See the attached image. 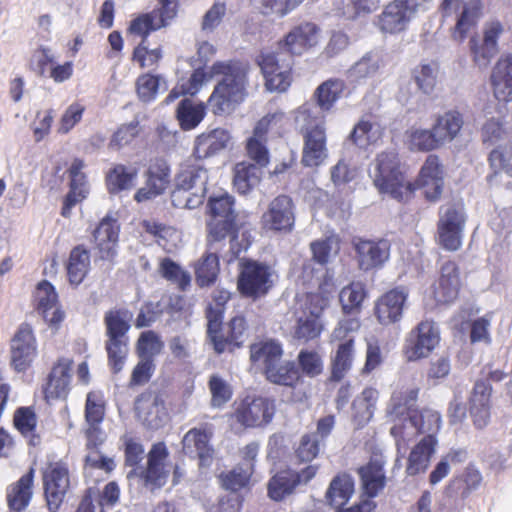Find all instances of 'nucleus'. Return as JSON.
I'll list each match as a JSON object with an SVG mask.
<instances>
[{"mask_svg": "<svg viewBox=\"0 0 512 512\" xmlns=\"http://www.w3.org/2000/svg\"><path fill=\"white\" fill-rule=\"evenodd\" d=\"M418 10L417 0H394L388 4L379 17V27L386 33L405 30Z\"/></svg>", "mask_w": 512, "mask_h": 512, "instance_id": "nucleus-16", "label": "nucleus"}, {"mask_svg": "<svg viewBox=\"0 0 512 512\" xmlns=\"http://www.w3.org/2000/svg\"><path fill=\"white\" fill-rule=\"evenodd\" d=\"M354 359V340L347 339L338 345L332 359L331 380L340 381L351 369Z\"/></svg>", "mask_w": 512, "mask_h": 512, "instance_id": "nucleus-45", "label": "nucleus"}, {"mask_svg": "<svg viewBox=\"0 0 512 512\" xmlns=\"http://www.w3.org/2000/svg\"><path fill=\"white\" fill-rule=\"evenodd\" d=\"M466 217L462 207L447 204L440 208L437 241L445 250L457 251L462 246Z\"/></svg>", "mask_w": 512, "mask_h": 512, "instance_id": "nucleus-10", "label": "nucleus"}, {"mask_svg": "<svg viewBox=\"0 0 512 512\" xmlns=\"http://www.w3.org/2000/svg\"><path fill=\"white\" fill-rule=\"evenodd\" d=\"M463 124V116L455 110L447 111L443 115L438 116L432 128L440 146L454 140L458 136Z\"/></svg>", "mask_w": 512, "mask_h": 512, "instance_id": "nucleus-36", "label": "nucleus"}, {"mask_svg": "<svg viewBox=\"0 0 512 512\" xmlns=\"http://www.w3.org/2000/svg\"><path fill=\"white\" fill-rule=\"evenodd\" d=\"M238 289L248 297L267 294L273 286L274 270L267 264L243 259L239 263Z\"/></svg>", "mask_w": 512, "mask_h": 512, "instance_id": "nucleus-9", "label": "nucleus"}, {"mask_svg": "<svg viewBox=\"0 0 512 512\" xmlns=\"http://www.w3.org/2000/svg\"><path fill=\"white\" fill-rule=\"evenodd\" d=\"M328 305V298L320 293L308 294L300 311L296 313L292 331L294 339L303 343L318 339L325 328L323 313Z\"/></svg>", "mask_w": 512, "mask_h": 512, "instance_id": "nucleus-8", "label": "nucleus"}, {"mask_svg": "<svg viewBox=\"0 0 512 512\" xmlns=\"http://www.w3.org/2000/svg\"><path fill=\"white\" fill-rule=\"evenodd\" d=\"M253 474V465L247 464L246 467L243 465L236 466L233 470L222 473L220 476L222 486L231 491H239L244 488Z\"/></svg>", "mask_w": 512, "mask_h": 512, "instance_id": "nucleus-58", "label": "nucleus"}, {"mask_svg": "<svg viewBox=\"0 0 512 512\" xmlns=\"http://www.w3.org/2000/svg\"><path fill=\"white\" fill-rule=\"evenodd\" d=\"M105 415V401L100 392H89L86 397L85 419L88 425H100Z\"/></svg>", "mask_w": 512, "mask_h": 512, "instance_id": "nucleus-62", "label": "nucleus"}, {"mask_svg": "<svg viewBox=\"0 0 512 512\" xmlns=\"http://www.w3.org/2000/svg\"><path fill=\"white\" fill-rule=\"evenodd\" d=\"M505 376L503 371L494 370L489 372L487 380H478L475 383L470 398V414L477 428H484L490 419V396L492 388L489 381L500 382Z\"/></svg>", "mask_w": 512, "mask_h": 512, "instance_id": "nucleus-14", "label": "nucleus"}, {"mask_svg": "<svg viewBox=\"0 0 512 512\" xmlns=\"http://www.w3.org/2000/svg\"><path fill=\"white\" fill-rule=\"evenodd\" d=\"M169 20L170 19L159 12V10L154 9L149 13L141 14L133 19L128 31L131 34L141 36L142 41L146 43L149 34L166 26Z\"/></svg>", "mask_w": 512, "mask_h": 512, "instance_id": "nucleus-40", "label": "nucleus"}, {"mask_svg": "<svg viewBox=\"0 0 512 512\" xmlns=\"http://www.w3.org/2000/svg\"><path fill=\"white\" fill-rule=\"evenodd\" d=\"M275 413L274 402L264 397H246L238 405L235 418L244 427H260L268 424Z\"/></svg>", "mask_w": 512, "mask_h": 512, "instance_id": "nucleus-15", "label": "nucleus"}, {"mask_svg": "<svg viewBox=\"0 0 512 512\" xmlns=\"http://www.w3.org/2000/svg\"><path fill=\"white\" fill-rule=\"evenodd\" d=\"M378 397V391L368 387L354 399L352 404L353 419L359 427H363L372 419Z\"/></svg>", "mask_w": 512, "mask_h": 512, "instance_id": "nucleus-42", "label": "nucleus"}, {"mask_svg": "<svg viewBox=\"0 0 512 512\" xmlns=\"http://www.w3.org/2000/svg\"><path fill=\"white\" fill-rule=\"evenodd\" d=\"M119 225L116 219L106 216L94 231V241L99 258L113 261L117 256Z\"/></svg>", "mask_w": 512, "mask_h": 512, "instance_id": "nucleus-26", "label": "nucleus"}, {"mask_svg": "<svg viewBox=\"0 0 512 512\" xmlns=\"http://www.w3.org/2000/svg\"><path fill=\"white\" fill-rule=\"evenodd\" d=\"M219 273V259L216 253H206L195 267L196 281L201 286L215 282Z\"/></svg>", "mask_w": 512, "mask_h": 512, "instance_id": "nucleus-51", "label": "nucleus"}, {"mask_svg": "<svg viewBox=\"0 0 512 512\" xmlns=\"http://www.w3.org/2000/svg\"><path fill=\"white\" fill-rule=\"evenodd\" d=\"M354 493V481L347 474L338 475L330 483L327 498L335 507L343 506Z\"/></svg>", "mask_w": 512, "mask_h": 512, "instance_id": "nucleus-49", "label": "nucleus"}, {"mask_svg": "<svg viewBox=\"0 0 512 512\" xmlns=\"http://www.w3.org/2000/svg\"><path fill=\"white\" fill-rule=\"evenodd\" d=\"M212 73L223 78L215 86L208 105L215 115L230 113L246 96L247 66L238 61L216 62Z\"/></svg>", "mask_w": 512, "mask_h": 512, "instance_id": "nucleus-1", "label": "nucleus"}, {"mask_svg": "<svg viewBox=\"0 0 512 512\" xmlns=\"http://www.w3.org/2000/svg\"><path fill=\"white\" fill-rule=\"evenodd\" d=\"M37 355V343L30 325L22 324L11 341V365L18 371L27 370Z\"/></svg>", "mask_w": 512, "mask_h": 512, "instance_id": "nucleus-17", "label": "nucleus"}, {"mask_svg": "<svg viewBox=\"0 0 512 512\" xmlns=\"http://www.w3.org/2000/svg\"><path fill=\"white\" fill-rule=\"evenodd\" d=\"M303 2L304 0H259L257 9L265 17L284 18Z\"/></svg>", "mask_w": 512, "mask_h": 512, "instance_id": "nucleus-52", "label": "nucleus"}, {"mask_svg": "<svg viewBox=\"0 0 512 512\" xmlns=\"http://www.w3.org/2000/svg\"><path fill=\"white\" fill-rule=\"evenodd\" d=\"M384 464L383 457L376 455L367 464L358 468L363 493L370 499L376 497L386 485Z\"/></svg>", "mask_w": 512, "mask_h": 512, "instance_id": "nucleus-29", "label": "nucleus"}, {"mask_svg": "<svg viewBox=\"0 0 512 512\" xmlns=\"http://www.w3.org/2000/svg\"><path fill=\"white\" fill-rule=\"evenodd\" d=\"M344 82L340 79H329L323 82L315 90L314 96L317 100V105L304 104L303 106L315 107L319 110L320 115H324V112L329 111L336 101L340 98L344 90Z\"/></svg>", "mask_w": 512, "mask_h": 512, "instance_id": "nucleus-38", "label": "nucleus"}, {"mask_svg": "<svg viewBox=\"0 0 512 512\" xmlns=\"http://www.w3.org/2000/svg\"><path fill=\"white\" fill-rule=\"evenodd\" d=\"M71 366V360L62 358L52 368L45 388L47 398H62L67 395L71 379Z\"/></svg>", "mask_w": 512, "mask_h": 512, "instance_id": "nucleus-35", "label": "nucleus"}, {"mask_svg": "<svg viewBox=\"0 0 512 512\" xmlns=\"http://www.w3.org/2000/svg\"><path fill=\"white\" fill-rule=\"evenodd\" d=\"M210 437L211 435L205 429H190L182 440L183 452L191 458H198L200 465L209 466L214 454Z\"/></svg>", "mask_w": 512, "mask_h": 512, "instance_id": "nucleus-31", "label": "nucleus"}, {"mask_svg": "<svg viewBox=\"0 0 512 512\" xmlns=\"http://www.w3.org/2000/svg\"><path fill=\"white\" fill-rule=\"evenodd\" d=\"M209 180L208 170L200 164L189 162L182 165L176 176V188L171 194L173 206L195 209L203 202Z\"/></svg>", "mask_w": 512, "mask_h": 512, "instance_id": "nucleus-6", "label": "nucleus"}, {"mask_svg": "<svg viewBox=\"0 0 512 512\" xmlns=\"http://www.w3.org/2000/svg\"><path fill=\"white\" fill-rule=\"evenodd\" d=\"M317 465H307L296 471L287 469L275 474L268 482V496L274 501H281L294 492L296 487L306 485L317 474Z\"/></svg>", "mask_w": 512, "mask_h": 512, "instance_id": "nucleus-12", "label": "nucleus"}, {"mask_svg": "<svg viewBox=\"0 0 512 512\" xmlns=\"http://www.w3.org/2000/svg\"><path fill=\"white\" fill-rule=\"evenodd\" d=\"M489 161L495 173L504 171L512 177V144L508 143L492 150Z\"/></svg>", "mask_w": 512, "mask_h": 512, "instance_id": "nucleus-64", "label": "nucleus"}, {"mask_svg": "<svg viewBox=\"0 0 512 512\" xmlns=\"http://www.w3.org/2000/svg\"><path fill=\"white\" fill-rule=\"evenodd\" d=\"M353 247L358 266L363 271L380 268L389 259L390 243L388 240H369L355 238Z\"/></svg>", "mask_w": 512, "mask_h": 512, "instance_id": "nucleus-18", "label": "nucleus"}, {"mask_svg": "<svg viewBox=\"0 0 512 512\" xmlns=\"http://www.w3.org/2000/svg\"><path fill=\"white\" fill-rule=\"evenodd\" d=\"M37 309L48 325L57 330L64 320V312L57 306L58 295L54 287L47 281H42L36 289Z\"/></svg>", "mask_w": 512, "mask_h": 512, "instance_id": "nucleus-30", "label": "nucleus"}, {"mask_svg": "<svg viewBox=\"0 0 512 512\" xmlns=\"http://www.w3.org/2000/svg\"><path fill=\"white\" fill-rule=\"evenodd\" d=\"M265 228L275 231H290L294 225V207L292 199L286 195L276 197L263 214Z\"/></svg>", "mask_w": 512, "mask_h": 512, "instance_id": "nucleus-24", "label": "nucleus"}, {"mask_svg": "<svg viewBox=\"0 0 512 512\" xmlns=\"http://www.w3.org/2000/svg\"><path fill=\"white\" fill-rule=\"evenodd\" d=\"M34 469L31 468L7 489V502L11 510L21 512L29 505L33 495Z\"/></svg>", "mask_w": 512, "mask_h": 512, "instance_id": "nucleus-34", "label": "nucleus"}, {"mask_svg": "<svg viewBox=\"0 0 512 512\" xmlns=\"http://www.w3.org/2000/svg\"><path fill=\"white\" fill-rule=\"evenodd\" d=\"M370 177L381 194H387L397 201H408L414 190V185L407 179L398 154L384 151L377 155Z\"/></svg>", "mask_w": 512, "mask_h": 512, "instance_id": "nucleus-2", "label": "nucleus"}, {"mask_svg": "<svg viewBox=\"0 0 512 512\" xmlns=\"http://www.w3.org/2000/svg\"><path fill=\"white\" fill-rule=\"evenodd\" d=\"M406 143L411 150L432 151L440 146L433 128L422 129L412 127L406 132Z\"/></svg>", "mask_w": 512, "mask_h": 512, "instance_id": "nucleus-50", "label": "nucleus"}, {"mask_svg": "<svg viewBox=\"0 0 512 512\" xmlns=\"http://www.w3.org/2000/svg\"><path fill=\"white\" fill-rule=\"evenodd\" d=\"M89 268V251L82 246L74 247L70 252L67 263V274L69 282L73 285H79L87 275Z\"/></svg>", "mask_w": 512, "mask_h": 512, "instance_id": "nucleus-44", "label": "nucleus"}, {"mask_svg": "<svg viewBox=\"0 0 512 512\" xmlns=\"http://www.w3.org/2000/svg\"><path fill=\"white\" fill-rule=\"evenodd\" d=\"M164 343L160 336L152 330L144 331L140 334L136 352L139 358L154 360V357L162 351Z\"/></svg>", "mask_w": 512, "mask_h": 512, "instance_id": "nucleus-57", "label": "nucleus"}, {"mask_svg": "<svg viewBox=\"0 0 512 512\" xmlns=\"http://www.w3.org/2000/svg\"><path fill=\"white\" fill-rule=\"evenodd\" d=\"M261 168L247 163H238L234 169L233 184L241 194H247L256 187L261 179Z\"/></svg>", "mask_w": 512, "mask_h": 512, "instance_id": "nucleus-47", "label": "nucleus"}, {"mask_svg": "<svg viewBox=\"0 0 512 512\" xmlns=\"http://www.w3.org/2000/svg\"><path fill=\"white\" fill-rule=\"evenodd\" d=\"M135 410L138 419L150 429L160 428L167 419L163 398L152 391H146L138 396Z\"/></svg>", "mask_w": 512, "mask_h": 512, "instance_id": "nucleus-21", "label": "nucleus"}, {"mask_svg": "<svg viewBox=\"0 0 512 512\" xmlns=\"http://www.w3.org/2000/svg\"><path fill=\"white\" fill-rule=\"evenodd\" d=\"M295 121L304 133L302 163L309 167L320 165L327 157L324 116L315 107L301 106Z\"/></svg>", "mask_w": 512, "mask_h": 512, "instance_id": "nucleus-5", "label": "nucleus"}, {"mask_svg": "<svg viewBox=\"0 0 512 512\" xmlns=\"http://www.w3.org/2000/svg\"><path fill=\"white\" fill-rule=\"evenodd\" d=\"M222 321L218 324L214 332L210 331L209 324H207V335L213 344L214 350L221 354L226 351L230 346L240 347L244 342V334L246 330L245 319L241 316H236L230 320L225 329L221 328Z\"/></svg>", "mask_w": 512, "mask_h": 512, "instance_id": "nucleus-23", "label": "nucleus"}, {"mask_svg": "<svg viewBox=\"0 0 512 512\" xmlns=\"http://www.w3.org/2000/svg\"><path fill=\"white\" fill-rule=\"evenodd\" d=\"M436 445V438L433 435H427L413 447L406 466V473L409 476H415L427 470Z\"/></svg>", "mask_w": 512, "mask_h": 512, "instance_id": "nucleus-33", "label": "nucleus"}, {"mask_svg": "<svg viewBox=\"0 0 512 512\" xmlns=\"http://www.w3.org/2000/svg\"><path fill=\"white\" fill-rule=\"evenodd\" d=\"M407 296L408 293L404 288H396L380 297L375 305V314L379 323L389 325L399 321Z\"/></svg>", "mask_w": 512, "mask_h": 512, "instance_id": "nucleus-28", "label": "nucleus"}, {"mask_svg": "<svg viewBox=\"0 0 512 512\" xmlns=\"http://www.w3.org/2000/svg\"><path fill=\"white\" fill-rule=\"evenodd\" d=\"M230 298V293L225 289H218L213 292L212 301L206 308L207 324L211 332H214L222 321L224 306Z\"/></svg>", "mask_w": 512, "mask_h": 512, "instance_id": "nucleus-60", "label": "nucleus"}, {"mask_svg": "<svg viewBox=\"0 0 512 512\" xmlns=\"http://www.w3.org/2000/svg\"><path fill=\"white\" fill-rule=\"evenodd\" d=\"M392 417L394 424L391 427L390 433L395 439L398 452L402 449L405 451L408 442L420 434V432L413 419L411 409H408L404 415Z\"/></svg>", "mask_w": 512, "mask_h": 512, "instance_id": "nucleus-41", "label": "nucleus"}, {"mask_svg": "<svg viewBox=\"0 0 512 512\" xmlns=\"http://www.w3.org/2000/svg\"><path fill=\"white\" fill-rule=\"evenodd\" d=\"M257 63L269 91H285L290 86V69L280 66L273 52H261L257 57Z\"/></svg>", "mask_w": 512, "mask_h": 512, "instance_id": "nucleus-25", "label": "nucleus"}, {"mask_svg": "<svg viewBox=\"0 0 512 512\" xmlns=\"http://www.w3.org/2000/svg\"><path fill=\"white\" fill-rule=\"evenodd\" d=\"M138 172L135 168L116 165L106 177L109 192L117 193L134 187Z\"/></svg>", "mask_w": 512, "mask_h": 512, "instance_id": "nucleus-48", "label": "nucleus"}, {"mask_svg": "<svg viewBox=\"0 0 512 512\" xmlns=\"http://www.w3.org/2000/svg\"><path fill=\"white\" fill-rule=\"evenodd\" d=\"M382 132L377 123L361 120L354 127L350 134L351 140L360 148H365L370 144L377 142L381 138Z\"/></svg>", "mask_w": 512, "mask_h": 512, "instance_id": "nucleus-55", "label": "nucleus"}, {"mask_svg": "<svg viewBox=\"0 0 512 512\" xmlns=\"http://www.w3.org/2000/svg\"><path fill=\"white\" fill-rule=\"evenodd\" d=\"M167 457L168 451L164 443L154 444L149 451L144 478L146 484L152 488H160L167 481L169 474L165 464Z\"/></svg>", "mask_w": 512, "mask_h": 512, "instance_id": "nucleus-32", "label": "nucleus"}, {"mask_svg": "<svg viewBox=\"0 0 512 512\" xmlns=\"http://www.w3.org/2000/svg\"><path fill=\"white\" fill-rule=\"evenodd\" d=\"M43 486L47 507L56 512L70 487L68 467L62 462L51 463L43 472Z\"/></svg>", "mask_w": 512, "mask_h": 512, "instance_id": "nucleus-13", "label": "nucleus"}, {"mask_svg": "<svg viewBox=\"0 0 512 512\" xmlns=\"http://www.w3.org/2000/svg\"><path fill=\"white\" fill-rule=\"evenodd\" d=\"M459 266L454 261H446L440 266L439 277L432 285L433 297L437 303L449 304L459 294L461 288Z\"/></svg>", "mask_w": 512, "mask_h": 512, "instance_id": "nucleus-20", "label": "nucleus"}, {"mask_svg": "<svg viewBox=\"0 0 512 512\" xmlns=\"http://www.w3.org/2000/svg\"><path fill=\"white\" fill-rule=\"evenodd\" d=\"M133 314L125 308L108 310L104 315L105 350L108 364L114 373L123 369L129 351L128 332L131 328Z\"/></svg>", "mask_w": 512, "mask_h": 512, "instance_id": "nucleus-4", "label": "nucleus"}, {"mask_svg": "<svg viewBox=\"0 0 512 512\" xmlns=\"http://www.w3.org/2000/svg\"><path fill=\"white\" fill-rule=\"evenodd\" d=\"M205 114L206 106L203 102H195L188 98L181 100L176 110V118L185 131L195 129L202 122Z\"/></svg>", "mask_w": 512, "mask_h": 512, "instance_id": "nucleus-39", "label": "nucleus"}, {"mask_svg": "<svg viewBox=\"0 0 512 512\" xmlns=\"http://www.w3.org/2000/svg\"><path fill=\"white\" fill-rule=\"evenodd\" d=\"M469 45L472 61L481 70L488 68L492 59L499 52V48L490 46L476 38L470 39Z\"/></svg>", "mask_w": 512, "mask_h": 512, "instance_id": "nucleus-61", "label": "nucleus"}, {"mask_svg": "<svg viewBox=\"0 0 512 512\" xmlns=\"http://www.w3.org/2000/svg\"><path fill=\"white\" fill-rule=\"evenodd\" d=\"M83 167V161L75 159L69 168L70 192L66 198V206L68 207L81 201L88 193L86 176L82 172Z\"/></svg>", "mask_w": 512, "mask_h": 512, "instance_id": "nucleus-46", "label": "nucleus"}, {"mask_svg": "<svg viewBox=\"0 0 512 512\" xmlns=\"http://www.w3.org/2000/svg\"><path fill=\"white\" fill-rule=\"evenodd\" d=\"M440 341V332L435 322L421 321L405 339L404 354L408 361L426 358Z\"/></svg>", "mask_w": 512, "mask_h": 512, "instance_id": "nucleus-11", "label": "nucleus"}, {"mask_svg": "<svg viewBox=\"0 0 512 512\" xmlns=\"http://www.w3.org/2000/svg\"><path fill=\"white\" fill-rule=\"evenodd\" d=\"M413 419L420 433H427V435H433L440 430L441 427V416L440 414L429 408L422 410L411 409Z\"/></svg>", "mask_w": 512, "mask_h": 512, "instance_id": "nucleus-59", "label": "nucleus"}, {"mask_svg": "<svg viewBox=\"0 0 512 512\" xmlns=\"http://www.w3.org/2000/svg\"><path fill=\"white\" fill-rule=\"evenodd\" d=\"M282 353V347L276 341L259 342L251 346L250 359L255 364L263 365L266 372L280 362Z\"/></svg>", "mask_w": 512, "mask_h": 512, "instance_id": "nucleus-43", "label": "nucleus"}, {"mask_svg": "<svg viewBox=\"0 0 512 512\" xmlns=\"http://www.w3.org/2000/svg\"><path fill=\"white\" fill-rule=\"evenodd\" d=\"M207 207V241L209 246L228 237L233 253L238 254L240 249L235 250V242L238 238L239 227L236 223L237 213L234 197L226 192L214 194L209 197Z\"/></svg>", "mask_w": 512, "mask_h": 512, "instance_id": "nucleus-3", "label": "nucleus"}, {"mask_svg": "<svg viewBox=\"0 0 512 512\" xmlns=\"http://www.w3.org/2000/svg\"><path fill=\"white\" fill-rule=\"evenodd\" d=\"M482 10L481 0H444L441 4L442 22L450 27L452 39L462 42L478 24Z\"/></svg>", "mask_w": 512, "mask_h": 512, "instance_id": "nucleus-7", "label": "nucleus"}, {"mask_svg": "<svg viewBox=\"0 0 512 512\" xmlns=\"http://www.w3.org/2000/svg\"><path fill=\"white\" fill-rule=\"evenodd\" d=\"M170 183V167L163 160L155 161L147 171L146 184L158 196L163 194Z\"/></svg>", "mask_w": 512, "mask_h": 512, "instance_id": "nucleus-53", "label": "nucleus"}, {"mask_svg": "<svg viewBox=\"0 0 512 512\" xmlns=\"http://www.w3.org/2000/svg\"><path fill=\"white\" fill-rule=\"evenodd\" d=\"M319 28L311 22H304L293 27L278 42V49L284 53L302 55L318 43Z\"/></svg>", "mask_w": 512, "mask_h": 512, "instance_id": "nucleus-19", "label": "nucleus"}, {"mask_svg": "<svg viewBox=\"0 0 512 512\" xmlns=\"http://www.w3.org/2000/svg\"><path fill=\"white\" fill-rule=\"evenodd\" d=\"M231 139L230 132L224 128L204 131L195 138L192 154L196 160L217 156L228 148Z\"/></svg>", "mask_w": 512, "mask_h": 512, "instance_id": "nucleus-22", "label": "nucleus"}, {"mask_svg": "<svg viewBox=\"0 0 512 512\" xmlns=\"http://www.w3.org/2000/svg\"><path fill=\"white\" fill-rule=\"evenodd\" d=\"M490 82L495 98L512 101V54H502L492 68Z\"/></svg>", "mask_w": 512, "mask_h": 512, "instance_id": "nucleus-27", "label": "nucleus"}, {"mask_svg": "<svg viewBox=\"0 0 512 512\" xmlns=\"http://www.w3.org/2000/svg\"><path fill=\"white\" fill-rule=\"evenodd\" d=\"M267 379L275 384L292 386L299 379L298 370L293 362H278L265 372Z\"/></svg>", "mask_w": 512, "mask_h": 512, "instance_id": "nucleus-56", "label": "nucleus"}, {"mask_svg": "<svg viewBox=\"0 0 512 512\" xmlns=\"http://www.w3.org/2000/svg\"><path fill=\"white\" fill-rule=\"evenodd\" d=\"M211 392V405L216 408L224 406L232 398L231 386L220 376L212 375L208 382Z\"/></svg>", "mask_w": 512, "mask_h": 512, "instance_id": "nucleus-63", "label": "nucleus"}, {"mask_svg": "<svg viewBox=\"0 0 512 512\" xmlns=\"http://www.w3.org/2000/svg\"><path fill=\"white\" fill-rule=\"evenodd\" d=\"M383 66L384 61L380 53L367 52L347 70V78L351 82L359 83L374 77Z\"/></svg>", "mask_w": 512, "mask_h": 512, "instance_id": "nucleus-37", "label": "nucleus"}, {"mask_svg": "<svg viewBox=\"0 0 512 512\" xmlns=\"http://www.w3.org/2000/svg\"><path fill=\"white\" fill-rule=\"evenodd\" d=\"M366 297L365 286L361 282H352L342 288L339 300L345 313L359 310Z\"/></svg>", "mask_w": 512, "mask_h": 512, "instance_id": "nucleus-54", "label": "nucleus"}]
</instances>
